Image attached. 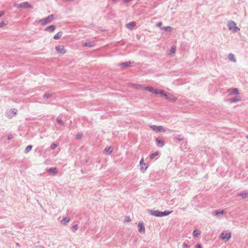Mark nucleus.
<instances>
[{
  "mask_svg": "<svg viewBox=\"0 0 248 248\" xmlns=\"http://www.w3.org/2000/svg\"><path fill=\"white\" fill-rule=\"evenodd\" d=\"M130 87L137 91H142L147 92H153L154 93H162L157 90H155L151 87H144L140 84H131Z\"/></svg>",
  "mask_w": 248,
  "mask_h": 248,
  "instance_id": "f257e3e1",
  "label": "nucleus"
},
{
  "mask_svg": "<svg viewBox=\"0 0 248 248\" xmlns=\"http://www.w3.org/2000/svg\"><path fill=\"white\" fill-rule=\"evenodd\" d=\"M56 52L59 54L63 55L67 52V50L64 46L62 45H58L55 46Z\"/></svg>",
  "mask_w": 248,
  "mask_h": 248,
  "instance_id": "f03ea898",
  "label": "nucleus"
},
{
  "mask_svg": "<svg viewBox=\"0 0 248 248\" xmlns=\"http://www.w3.org/2000/svg\"><path fill=\"white\" fill-rule=\"evenodd\" d=\"M160 97L165 99H168L170 101H174L176 100V97L173 94H158Z\"/></svg>",
  "mask_w": 248,
  "mask_h": 248,
  "instance_id": "7ed1b4c3",
  "label": "nucleus"
},
{
  "mask_svg": "<svg viewBox=\"0 0 248 248\" xmlns=\"http://www.w3.org/2000/svg\"><path fill=\"white\" fill-rule=\"evenodd\" d=\"M150 127L156 132H165L166 131L162 125L156 126L152 125L150 126Z\"/></svg>",
  "mask_w": 248,
  "mask_h": 248,
  "instance_id": "20e7f679",
  "label": "nucleus"
},
{
  "mask_svg": "<svg viewBox=\"0 0 248 248\" xmlns=\"http://www.w3.org/2000/svg\"><path fill=\"white\" fill-rule=\"evenodd\" d=\"M228 27L229 29L232 31L233 32H237L239 31V29L236 27V24L233 21L229 22Z\"/></svg>",
  "mask_w": 248,
  "mask_h": 248,
  "instance_id": "39448f33",
  "label": "nucleus"
},
{
  "mask_svg": "<svg viewBox=\"0 0 248 248\" xmlns=\"http://www.w3.org/2000/svg\"><path fill=\"white\" fill-rule=\"evenodd\" d=\"M53 19V16L50 15L47 17L46 18L42 19L40 20L39 22L41 23L43 25L46 24L51 21Z\"/></svg>",
  "mask_w": 248,
  "mask_h": 248,
  "instance_id": "423d86ee",
  "label": "nucleus"
},
{
  "mask_svg": "<svg viewBox=\"0 0 248 248\" xmlns=\"http://www.w3.org/2000/svg\"><path fill=\"white\" fill-rule=\"evenodd\" d=\"M231 232L226 233V232H223L221 233V235H220V237L221 238V239L223 240H225L226 241H228L229 239L231 238Z\"/></svg>",
  "mask_w": 248,
  "mask_h": 248,
  "instance_id": "0eeeda50",
  "label": "nucleus"
},
{
  "mask_svg": "<svg viewBox=\"0 0 248 248\" xmlns=\"http://www.w3.org/2000/svg\"><path fill=\"white\" fill-rule=\"evenodd\" d=\"M149 214L153 216L160 217V211L158 210H155L153 209L148 210Z\"/></svg>",
  "mask_w": 248,
  "mask_h": 248,
  "instance_id": "6e6552de",
  "label": "nucleus"
},
{
  "mask_svg": "<svg viewBox=\"0 0 248 248\" xmlns=\"http://www.w3.org/2000/svg\"><path fill=\"white\" fill-rule=\"evenodd\" d=\"M138 231L140 233H144L145 232V227L142 222H139L138 223Z\"/></svg>",
  "mask_w": 248,
  "mask_h": 248,
  "instance_id": "1a4fd4ad",
  "label": "nucleus"
},
{
  "mask_svg": "<svg viewBox=\"0 0 248 248\" xmlns=\"http://www.w3.org/2000/svg\"><path fill=\"white\" fill-rule=\"evenodd\" d=\"M155 143L158 147H162L164 146V140L159 138L155 140Z\"/></svg>",
  "mask_w": 248,
  "mask_h": 248,
  "instance_id": "9d476101",
  "label": "nucleus"
},
{
  "mask_svg": "<svg viewBox=\"0 0 248 248\" xmlns=\"http://www.w3.org/2000/svg\"><path fill=\"white\" fill-rule=\"evenodd\" d=\"M46 172L51 175H54L58 172V170L56 168H51L47 170Z\"/></svg>",
  "mask_w": 248,
  "mask_h": 248,
  "instance_id": "9b49d317",
  "label": "nucleus"
},
{
  "mask_svg": "<svg viewBox=\"0 0 248 248\" xmlns=\"http://www.w3.org/2000/svg\"><path fill=\"white\" fill-rule=\"evenodd\" d=\"M140 165L141 166V170H146L147 168H148V166L146 165V164H145L144 163V159L143 158H141L140 162Z\"/></svg>",
  "mask_w": 248,
  "mask_h": 248,
  "instance_id": "f8f14e48",
  "label": "nucleus"
},
{
  "mask_svg": "<svg viewBox=\"0 0 248 248\" xmlns=\"http://www.w3.org/2000/svg\"><path fill=\"white\" fill-rule=\"evenodd\" d=\"M225 213L223 210H216L214 212H213V215L214 216H219L220 215H223Z\"/></svg>",
  "mask_w": 248,
  "mask_h": 248,
  "instance_id": "ddd939ff",
  "label": "nucleus"
},
{
  "mask_svg": "<svg viewBox=\"0 0 248 248\" xmlns=\"http://www.w3.org/2000/svg\"><path fill=\"white\" fill-rule=\"evenodd\" d=\"M135 26H136V24H135V22H130L126 25V28L129 30L133 29Z\"/></svg>",
  "mask_w": 248,
  "mask_h": 248,
  "instance_id": "4468645a",
  "label": "nucleus"
},
{
  "mask_svg": "<svg viewBox=\"0 0 248 248\" xmlns=\"http://www.w3.org/2000/svg\"><path fill=\"white\" fill-rule=\"evenodd\" d=\"M241 99V97L238 96H235L230 99L231 103H234L238 101H240Z\"/></svg>",
  "mask_w": 248,
  "mask_h": 248,
  "instance_id": "2eb2a0df",
  "label": "nucleus"
},
{
  "mask_svg": "<svg viewBox=\"0 0 248 248\" xmlns=\"http://www.w3.org/2000/svg\"><path fill=\"white\" fill-rule=\"evenodd\" d=\"M172 211H167L165 210L163 212L160 211V217H164V216H167L169 215H170Z\"/></svg>",
  "mask_w": 248,
  "mask_h": 248,
  "instance_id": "dca6fc26",
  "label": "nucleus"
},
{
  "mask_svg": "<svg viewBox=\"0 0 248 248\" xmlns=\"http://www.w3.org/2000/svg\"><path fill=\"white\" fill-rule=\"evenodd\" d=\"M19 7L27 8H31V5H30L29 4V3L28 2H23L21 4H20Z\"/></svg>",
  "mask_w": 248,
  "mask_h": 248,
  "instance_id": "f3484780",
  "label": "nucleus"
},
{
  "mask_svg": "<svg viewBox=\"0 0 248 248\" xmlns=\"http://www.w3.org/2000/svg\"><path fill=\"white\" fill-rule=\"evenodd\" d=\"M238 196L242 197L243 199L246 198L248 196V192H242L238 195Z\"/></svg>",
  "mask_w": 248,
  "mask_h": 248,
  "instance_id": "a211bd4d",
  "label": "nucleus"
},
{
  "mask_svg": "<svg viewBox=\"0 0 248 248\" xmlns=\"http://www.w3.org/2000/svg\"><path fill=\"white\" fill-rule=\"evenodd\" d=\"M104 153L108 154H110L112 152V149L110 147H107L104 150Z\"/></svg>",
  "mask_w": 248,
  "mask_h": 248,
  "instance_id": "6ab92c4d",
  "label": "nucleus"
},
{
  "mask_svg": "<svg viewBox=\"0 0 248 248\" xmlns=\"http://www.w3.org/2000/svg\"><path fill=\"white\" fill-rule=\"evenodd\" d=\"M55 29V26L51 25L46 29V31H53Z\"/></svg>",
  "mask_w": 248,
  "mask_h": 248,
  "instance_id": "aec40b11",
  "label": "nucleus"
},
{
  "mask_svg": "<svg viewBox=\"0 0 248 248\" xmlns=\"http://www.w3.org/2000/svg\"><path fill=\"white\" fill-rule=\"evenodd\" d=\"M17 112V110L16 108L11 109L10 110L9 113L8 114V115H9V116L13 117V115H11L10 113H14V115H16V114Z\"/></svg>",
  "mask_w": 248,
  "mask_h": 248,
  "instance_id": "412c9836",
  "label": "nucleus"
},
{
  "mask_svg": "<svg viewBox=\"0 0 248 248\" xmlns=\"http://www.w3.org/2000/svg\"><path fill=\"white\" fill-rule=\"evenodd\" d=\"M200 234V232L198 230H195L193 232V235L195 237H198Z\"/></svg>",
  "mask_w": 248,
  "mask_h": 248,
  "instance_id": "4be33fe9",
  "label": "nucleus"
},
{
  "mask_svg": "<svg viewBox=\"0 0 248 248\" xmlns=\"http://www.w3.org/2000/svg\"><path fill=\"white\" fill-rule=\"evenodd\" d=\"M62 31H59L54 35V38L56 40L58 39L62 36Z\"/></svg>",
  "mask_w": 248,
  "mask_h": 248,
  "instance_id": "5701e85b",
  "label": "nucleus"
},
{
  "mask_svg": "<svg viewBox=\"0 0 248 248\" xmlns=\"http://www.w3.org/2000/svg\"><path fill=\"white\" fill-rule=\"evenodd\" d=\"M228 58L232 62H235L236 61L235 59L234 58V55L232 54V53H230V54H229Z\"/></svg>",
  "mask_w": 248,
  "mask_h": 248,
  "instance_id": "b1692460",
  "label": "nucleus"
},
{
  "mask_svg": "<svg viewBox=\"0 0 248 248\" xmlns=\"http://www.w3.org/2000/svg\"><path fill=\"white\" fill-rule=\"evenodd\" d=\"M32 146L31 145H28L26 147V149L25 150L24 152L25 153H28L30 151H31V150L32 149Z\"/></svg>",
  "mask_w": 248,
  "mask_h": 248,
  "instance_id": "393cba45",
  "label": "nucleus"
},
{
  "mask_svg": "<svg viewBox=\"0 0 248 248\" xmlns=\"http://www.w3.org/2000/svg\"><path fill=\"white\" fill-rule=\"evenodd\" d=\"M70 219L69 217H65L64 218H63V219L62 220V222L63 221V224L64 225H66L70 221Z\"/></svg>",
  "mask_w": 248,
  "mask_h": 248,
  "instance_id": "a878e982",
  "label": "nucleus"
},
{
  "mask_svg": "<svg viewBox=\"0 0 248 248\" xmlns=\"http://www.w3.org/2000/svg\"><path fill=\"white\" fill-rule=\"evenodd\" d=\"M130 65H131L130 62H125L122 63L120 64V65L122 66H123V67H128V66H130Z\"/></svg>",
  "mask_w": 248,
  "mask_h": 248,
  "instance_id": "bb28decb",
  "label": "nucleus"
},
{
  "mask_svg": "<svg viewBox=\"0 0 248 248\" xmlns=\"http://www.w3.org/2000/svg\"><path fill=\"white\" fill-rule=\"evenodd\" d=\"M56 121L59 124L62 125H64L63 122L62 121V120L61 119L59 118V117H57L56 118Z\"/></svg>",
  "mask_w": 248,
  "mask_h": 248,
  "instance_id": "cd10ccee",
  "label": "nucleus"
},
{
  "mask_svg": "<svg viewBox=\"0 0 248 248\" xmlns=\"http://www.w3.org/2000/svg\"><path fill=\"white\" fill-rule=\"evenodd\" d=\"M158 155V153L157 152H155L153 153L150 155L151 159H153L155 156Z\"/></svg>",
  "mask_w": 248,
  "mask_h": 248,
  "instance_id": "c85d7f7f",
  "label": "nucleus"
},
{
  "mask_svg": "<svg viewBox=\"0 0 248 248\" xmlns=\"http://www.w3.org/2000/svg\"><path fill=\"white\" fill-rule=\"evenodd\" d=\"M58 146V145L55 143H53L52 144H51V146H50V148L52 149V150H54L55 149L57 146Z\"/></svg>",
  "mask_w": 248,
  "mask_h": 248,
  "instance_id": "c756f323",
  "label": "nucleus"
},
{
  "mask_svg": "<svg viewBox=\"0 0 248 248\" xmlns=\"http://www.w3.org/2000/svg\"><path fill=\"white\" fill-rule=\"evenodd\" d=\"M229 92H230L231 93H237L238 91L237 90V89H232L229 90Z\"/></svg>",
  "mask_w": 248,
  "mask_h": 248,
  "instance_id": "7c9ffc66",
  "label": "nucleus"
},
{
  "mask_svg": "<svg viewBox=\"0 0 248 248\" xmlns=\"http://www.w3.org/2000/svg\"><path fill=\"white\" fill-rule=\"evenodd\" d=\"M124 222H128L131 221L130 217L128 216H126L124 219Z\"/></svg>",
  "mask_w": 248,
  "mask_h": 248,
  "instance_id": "2f4dec72",
  "label": "nucleus"
},
{
  "mask_svg": "<svg viewBox=\"0 0 248 248\" xmlns=\"http://www.w3.org/2000/svg\"><path fill=\"white\" fill-rule=\"evenodd\" d=\"M52 94H45L43 96L44 99H47L51 97Z\"/></svg>",
  "mask_w": 248,
  "mask_h": 248,
  "instance_id": "473e14b6",
  "label": "nucleus"
},
{
  "mask_svg": "<svg viewBox=\"0 0 248 248\" xmlns=\"http://www.w3.org/2000/svg\"><path fill=\"white\" fill-rule=\"evenodd\" d=\"M78 228V226L77 224H75L74 226H73L71 228V229L75 232L76 231Z\"/></svg>",
  "mask_w": 248,
  "mask_h": 248,
  "instance_id": "72a5a7b5",
  "label": "nucleus"
},
{
  "mask_svg": "<svg viewBox=\"0 0 248 248\" xmlns=\"http://www.w3.org/2000/svg\"><path fill=\"white\" fill-rule=\"evenodd\" d=\"M81 137H82V134H79V133H78V134L77 135V136H76V139H78H78H81Z\"/></svg>",
  "mask_w": 248,
  "mask_h": 248,
  "instance_id": "f704fd0d",
  "label": "nucleus"
},
{
  "mask_svg": "<svg viewBox=\"0 0 248 248\" xmlns=\"http://www.w3.org/2000/svg\"><path fill=\"white\" fill-rule=\"evenodd\" d=\"M176 48L175 47H172L170 50V51L172 53L174 54L175 52Z\"/></svg>",
  "mask_w": 248,
  "mask_h": 248,
  "instance_id": "c9c22d12",
  "label": "nucleus"
},
{
  "mask_svg": "<svg viewBox=\"0 0 248 248\" xmlns=\"http://www.w3.org/2000/svg\"><path fill=\"white\" fill-rule=\"evenodd\" d=\"M13 137L12 135H11V134L8 135L7 136V140H10L12 139H13Z\"/></svg>",
  "mask_w": 248,
  "mask_h": 248,
  "instance_id": "e433bc0d",
  "label": "nucleus"
},
{
  "mask_svg": "<svg viewBox=\"0 0 248 248\" xmlns=\"http://www.w3.org/2000/svg\"><path fill=\"white\" fill-rule=\"evenodd\" d=\"M6 24L4 23L3 21H2L0 23V28L2 27L4 25H5Z\"/></svg>",
  "mask_w": 248,
  "mask_h": 248,
  "instance_id": "4c0bfd02",
  "label": "nucleus"
},
{
  "mask_svg": "<svg viewBox=\"0 0 248 248\" xmlns=\"http://www.w3.org/2000/svg\"><path fill=\"white\" fill-rule=\"evenodd\" d=\"M196 248H202V245L200 244H197L196 245Z\"/></svg>",
  "mask_w": 248,
  "mask_h": 248,
  "instance_id": "58836bf2",
  "label": "nucleus"
},
{
  "mask_svg": "<svg viewBox=\"0 0 248 248\" xmlns=\"http://www.w3.org/2000/svg\"><path fill=\"white\" fill-rule=\"evenodd\" d=\"M170 27H166L162 28L161 29L165 30V31H167L168 30V29H170Z\"/></svg>",
  "mask_w": 248,
  "mask_h": 248,
  "instance_id": "ea45409f",
  "label": "nucleus"
},
{
  "mask_svg": "<svg viewBox=\"0 0 248 248\" xmlns=\"http://www.w3.org/2000/svg\"><path fill=\"white\" fill-rule=\"evenodd\" d=\"M183 248H187L188 247V246L187 244L184 243L183 245Z\"/></svg>",
  "mask_w": 248,
  "mask_h": 248,
  "instance_id": "a19ab883",
  "label": "nucleus"
},
{
  "mask_svg": "<svg viewBox=\"0 0 248 248\" xmlns=\"http://www.w3.org/2000/svg\"><path fill=\"white\" fill-rule=\"evenodd\" d=\"M161 25H162V23H161V22H158V23L157 24V26H159H159H161Z\"/></svg>",
  "mask_w": 248,
  "mask_h": 248,
  "instance_id": "79ce46f5",
  "label": "nucleus"
},
{
  "mask_svg": "<svg viewBox=\"0 0 248 248\" xmlns=\"http://www.w3.org/2000/svg\"><path fill=\"white\" fill-rule=\"evenodd\" d=\"M3 15H4V13L3 12H0V17H1Z\"/></svg>",
  "mask_w": 248,
  "mask_h": 248,
  "instance_id": "37998d69",
  "label": "nucleus"
},
{
  "mask_svg": "<svg viewBox=\"0 0 248 248\" xmlns=\"http://www.w3.org/2000/svg\"><path fill=\"white\" fill-rule=\"evenodd\" d=\"M131 0H124V2L125 3H127L130 1Z\"/></svg>",
  "mask_w": 248,
  "mask_h": 248,
  "instance_id": "c03bdc74",
  "label": "nucleus"
},
{
  "mask_svg": "<svg viewBox=\"0 0 248 248\" xmlns=\"http://www.w3.org/2000/svg\"><path fill=\"white\" fill-rule=\"evenodd\" d=\"M16 246L17 247H20V245H19V244L18 243H16Z\"/></svg>",
  "mask_w": 248,
  "mask_h": 248,
  "instance_id": "a18cd8bd",
  "label": "nucleus"
},
{
  "mask_svg": "<svg viewBox=\"0 0 248 248\" xmlns=\"http://www.w3.org/2000/svg\"><path fill=\"white\" fill-rule=\"evenodd\" d=\"M177 140H179V141H181L183 140L182 139H180V138H177Z\"/></svg>",
  "mask_w": 248,
  "mask_h": 248,
  "instance_id": "49530a36",
  "label": "nucleus"
},
{
  "mask_svg": "<svg viewBox=\"0 0 248 248\" xmlns=\"http://www.w3.org/2000/svg\"><path fill=\"white\" fill-rule=\"evenodd\" d=\"M246 138L248 139V135L246 136Z\"/></svg>",
  "mask_w": 248,
  "mask_h": 248,
  "instance_id": "de8ad7c7",
  "label": "nucleus"
}]
</instances>
